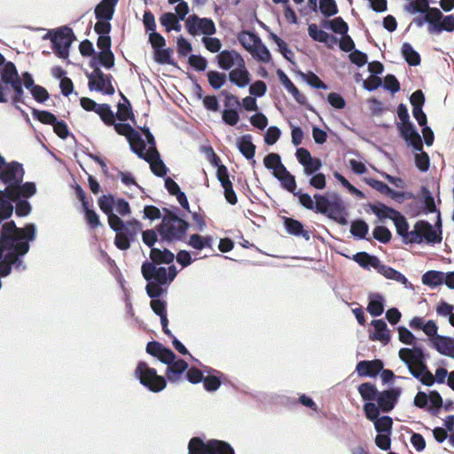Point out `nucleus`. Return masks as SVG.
Here are the masks:
<instances>
[{
    "label": "nucleus",
    "instance_id": "obj_62",
    "mask_svg": "<svg viewBox=\"0 0 454 454\" xmlns=\"http://www.w3.org/2000/svg\"><path fill=\"white\" fill-rule=\"evenodd\" d=\"M239 109H224L222 113V118L225 124L230 126L236 125L239 121Z\"/></svg>",
    "mask_w": 454,
    "mask_h": 454
},
{
    "label": "nucleus",
    "instance_id": "obj_50",
    "mask_svg": "<svg viewBox=\"0 0 454 454\" xmlns=\"http://www.w3.org/2000/svg\"><path fill=\"white\" fill-rule=\"evenodd\" d=\"M251 54L254 59L262 63H269L271 59L270 52L269 49L262 43V40H260V43H257Z\"/></svg>",
    "mask_w": 454,
    "mask_h": 454
},
{
    "label": "nucleus",
    "instance_id": "obj_27",
    "mask_svg": "<svg viewBox=\"0 0 454 454\" xmlns=\"http://www.w3.org/2000/svg\"><path fill=\"white\" fill-rule=\"evenodd\" d=\"M188 369V364L184 359H175L166 369V376L170 382H176L182 374Z\"/></svg>",
    "mask_w": 454,
    "mask_h": 454
},
{
    "label": "nucleus",
    "instance_id": "obj_45",
    "mask_svg": "<svg viewBox=\"0 0 454 454\" xmlns=\"http://www.w3.org/2000/svg\"><path fill=\"white\" fill-rule=\"evenodd\" d=\"M115 199L113 195H103L98 199L99 208L107 215L108 223L110 224V216L117 215L114 213Z\"/></svg>",
    "mask_w": 454,
    "mask_h": 454
},
{
    "label": "nucleus",
    "instance_id": "obj_58",
    "mask_svg": "<svg viewBox=\"0 0 454 454\" xmlns=\"http://www.w3.org/2000/svg\"><path fill=\"white\" fill-rule=\"evenodd\" d=\"M380 411L379 404H376L373 402H366L364 404V414L366 418L372 422L380 417Z\"/></svg>",
    "mask_w": 454,
    "mask_h": 454
},
{
    "label": "nucleus",
    "instance_id": "obj_3",
    "mask_svg": "<svg viewBox=\"0 0 454 454\" xmlns=\"http://www.w3.org/2000/svg\"><path fill=\"white\" fill-rule=\"evenodd\" d=\"M437 217L438 229H434L427 221L419 220L414 224L412 230L410 231L407 219L398 211L393 215L392 221L394 222L397 234L402 237L404 244H421L425 241L427 244L434 246L442 241V223L439 211Z\"/></svg>",
    "mask_w": 454,
    "mask_h": 454
},
{
    "label": "nucleus",
    "instance_id": "obj_8",
    "mask_svg": "<svg viewBox=\"0 0 454 454\" xmlns=\"http://www.w3.org/2000/svg\"><path fill=\"white\" fill-rule=\"evenodd\" d=\"M109 226L116 232L114 244L121 250H128L130 243L137 239L138 233L142 231L143 228L142 223L138 220L132 219L124 222L118 215L110 216Z\"/></svg>",
    "mask_w": 454,
    "mask_h": 454
},
{
    "label": "nucleus",
    "instance_id": "obj_44",
    "mask_svg": "<svg viewBox=\"0 0 454 454\" xmlns=\"http://www.w3.org/2000/svg\"><path fill=\"white\" fill-rule=\"evenodd\" d=\"M370 208L373 214H375L380 220L385 218H389L392 220L393 215H395L397 212V210L389 207L383 203L371 204Z\"/></svg>",
    "mask_w": 454,
    "mask_h": 454
},
{
    "label": "nucleus",
    "instance_id": "obj_29",
    "mask_svg": "<svg viewBox=\"0 0 454 454\" xmlns=\"http://www.w3.org/2000/svg\"><path fill=\"white\" fill-rule=\"evenodd\" d=\"M308 34L313 41L324 43L328 45L336 43L338 42L337 37L328 34L327 32L322 29H319L317 25L315 23L309 25Z\"/></svg>",
    "mask_w": 454,
    "mask_h": 454
},
{
    "label": "nucleus",
    "instance_id": "obj_6",
    "mask_svg": "<svg viewBox=\"0 0 454 454\" xmlns=\"http://www.w3.org/2000/svg\"><path fill=\"white\" fill-rule=\"evenodd\" d=\"M0 103L8 102L7 93L10 91L11 87L13 90L12 104L14 107L19 108V104H25L22 81L14 63L8 61L0 69Z\"/></svg>",
    "mask_w": 454,
    "mask_h": 454
},
{
    "label": "nucleus",
    "instance_id": "obj_12",
    "mask_svg": "<svg viewBox=\"0 0 454 454\" xmlns=\"http://www.w3.org/2000/svg\"><path fill=\"white\" fill-rule=\"evenodd\" d=\"M23 177L24 169L22 165L17 161H12L8 164L0 154V180L6 184L5 189H13L22 183Z\"/></svg>",
    "mask_w": 454,
    "mask_h": 454
},
{
    "label": "nucleus",
    "instance_id": "obj_32",
    "mask_svg": "<svg viewBox=\"0 0 454 454\" xmlns=\"http://www.w3.org/2000/svg\"><path fill=\"white\" fill-rule=\"evenodd\" d=\"M237 146L239 151L247 160H253V163H255L254 160L255 154V145L252 142V136L247 134L244 135L237 140Z\"/></svg>",
    "mask_w": 454,
    "mask_h": 454
},
{
    "label": "nucleus",
    "instance_id": "obj_59",
    "mask_svg": "<svg viewBox=\"0 0 454 454\" xmlns=\"http://www.w3.org/2000/svg\"><path fill=\"white\" fill-rule=\"evenodd\" d=\"M415 165L421 172H426L428 170L430 166V159L428 154L423 152V149L421 152H418L415 154Z\"/></svg>",
    "mask_w": 454,
    "mask_h": 454
},
{
    "label": "nucleus",
    "instance_id": "obj_9",
    "mask_svg": "<svg viewBox=\"0 0 454 454\" xmlns=\"http://www.w3.org/2000/svg\"><path fill=\"white\" fill-rule=\"evenodd\" d=\"M50 38L52 43V50L54 53L60 59H67L69 56V49L75 40L73 30L67 27H61L56 30L49 31L43 39Z\"/></svg>",
    "mask_w": 454,
    "mask_h": 454
},
{
    "label": "nucleus",
    "instance_id": "obj_20",
    "mask_svg": "<svg viewBox=\"0 0 454 454\" xmlns=\"http://www.w3.org/2000/svg\"><path fill=\"white\" fill-rule=\"evenodd\" d=\"M217 64L223 70H231L240 66L245 60L243 57L234 50H223L216 56Z\"/></svg>",
    "mask_w": 454,
    "mask_h": 454
},
{
    "label": "nucleus",
    "instance_id": "obj_51",
    "mask_svg": "<svg viewBox=\"0 0 454 454\" xmlns=\"http://www.w3.org/2000/svg\"><path fill=\"white\" fill-rule=\"evenodd\" d=\"M100 119L106 124L111 126L114 124L115 115L108 104H100L96 112Z\"/></svg>",
    "mask_w": 454,
    "mask_h": 454
},
{
    "label": "nucleus",
    "instance_id": "obj_61",
    "mask_svg": "<svg viewBox=\"0 0 454 454\" xmlns=\"http://www.w3.org/2000/svg\"><path fill=\"white\" fill-rule=\"evenodd\" d=\"M221 95L224 97V106L225 109H240L241 104L237 96L232 95L227 90H222Z\"/></svg>",
    "mask_w": 454,
    "mask_h": 454
},
{
    "label": "nucleus",
    "instance_id": "obj_55",
    "mask_svg": "<svg viewBox=\"0 0 454 454\" xmlns=\"http://www.w3.org/2000/svg\"><path fill=\"white\" fill-rule=\"evenodd\" d=\"M141 232H142V241L144 242L145 245L149 247L151 249L153 247H155L154 245L156 243H158L160 246L163 244V243H160V240H158L159 233L157 232L156 229L155 230L148 229V230H145Z\"/></svg>",
    "mask_w": 454,
    "mask_h": 454
},
{
    "label": "nucleus",
    "instance_id": "obj_41",
    "mask_svg": "<svg viewBox=\"0 0 454 454\" xmlns=\"http://www.w3.org/2000/svg\"><path fill=\"white\" fill-rule=\"evenodd\" d=\"M433 347L442 355H449L452 348V343L450 339L446 336L436 335L431 339Z\"/></svg>",
    "mask_w": 454,
    "mask_h": 454
},
{
    "label": "nucleus",
    "instance_id": "obj_26",
    "mask_svg": "<svg viewBox=\"0 0 454 454\" xmlns=\"http://www.w3.org/2000/svg\"><path fill=\"white\" fill-rule=\"evenodd\" d=\"M374 333L370 334V338L373 340H379L384 345L390 341L391 336L386 322L382 319H374L372 321Z\"/></svg>",
    "mask_w": 454,
    "mask_h": 454
},
{
    "label": "nucleus",
    "instance_id": "obj_42",
    "mask_svg": "<svg viewBox=\"0 0 454 454\" xmlns=\"http://www.w3.org/2000/svg\"><path fill=\"white\" fill-rule=\"evenodd\" d=\"M6 189L0 190V223L9 218L13 212V206L6 197Z\"/></svg>",
    "mask_w": 454,
    "mask_h": 454
},
{
    "label": "nucleus",
    "instance_id": "obj_11",
    "mask_svg": "<svg viewBox=\"0 0 454 454\" xmlns=\"http://www.w3.org/2000/svg\"><path fill=\"white\" fill-rule=\"evenodd\" d=\"M139 382L152 392H160L166 387L167 381L164 377L157 374L153 368H150L145 362H139L135 371Z\"/></svg>",
    "mask_w": 454,
    "mask_h": 454
},
{
    "label": "nucleus",
    "instance_id": "obj_28",
    "mask_svg": "<svg viewBox=\"0 0 454 454\" xmlns=\"http://www.w3.org/2000/svg\"><path fill=\"white\" fill-rule=\"evenodd\" d=\"M283 221L288 234L297 237L301 236L307 241L310 239V233L304 230L301 222L290 217H284Z\"/></svg>",
    "mask_w": 454,
    "mask_h": 454
},
{
    "label": "nucleus",
    "instance_id": "obj_17",
    "mask_svg": "<svg viewBox=\"0 0 454 454\" xmlns=\"http://www.w3.org/2000/svg\"><path fill=\"white\" fill-rule=\"evenodd\" d=\"M295 155L298 162L303 166V173L307 176L315 175L322 168V160L319 158H313L306 148H298Z\"/></svg>",
    "mask_w": 454,
    "mask_h": 454
},
{
    "label": "nucleus",
    "instance_id": "obj_43",
    "mask_svg": "<svg viewBox=\"0 0 454 454\" xmlns=\"http://www.w3.org/2000/svg\"><path fill=\"white\" fill-rule=\"evenodd\" d=\"M443 280L442 271L428 270L422 276V283L431 287L443 284Z\"/></svg>",
    "mask_w": 454,
    "mask_h": 454
},
{
    "label": "nucleus",
    "instance_id": "obj_57",
    "mask_svg": "<svg viewBox=\"0 0 454 454\" xmlns=\"http://www.w3.org/2000/svg\"><path fill=\"white\" fill-rule=\"evenodd\" d=\"M421 193H422V197H423L425 209L429 213L436 212V206L434 203V199L431 192L426 186H422Z\"/></svg>",
    "mask_w": 454,
    "mask_h": 454
},
{
    "label": "nucleus",
    "instance_id": "obj_13",
    "mask_svg": "<svg viewBox=\"0 0 454 454\" xmlns=\"http://www.w3.org/2000/svg\"><path fill=\"white\" fill-rule=\"evenodd\" d=\"M114 130L121 136H125L132 153L137 154L139 158H144L145 150V142L138 131L131 127L129 123H116L113 124Z\"/></svg>",
    "mask_w": 454,
    "mask_h": 454
},
{
    "label": "nucleus",
    "instance_id": "obj_35",
    "mask_svg": "<svg viewBox=\"0 0 454 454\" xmlns=\"http://www.w3.org/2000/svg\"><path fill=\"white\" fill-rule=\"evenodd\" d=\"M402 56L405 61L411 67H417L420 64V55L410 43H403L401 49Z\"/></svg>",
    "mask_w": 454,
    "mask_h": 454
},
{
    "label": "nucleus",
    "instance_id": "obj_64",
    "mask_svg": "<svg viewBox=\"0 0 454 454\" xmlns=\"http://www.w3.org/2000/svg\"><path fill=\"white\" fill-rule=\"evenodd\" d=\"M188 63L190 64V66H192L193 68L200 72L206 70L207 67V60L200 55H190L188 59Z\"/></svg>",
    "mask_w": 454,
    "mask_h": 454
},
{
    "label": "nucleus",
    "instance_id": "obj_46",
    "mask_svg": "<svg viewBox=\"0 0 454 454\" xmlns=\"http://www.w3.org/2000/svg\"><path fill=\"white\" fill-rule=\"evenodd\" d=\"M368 231H369V226L365 221H364L362 219H357L351 223L350 233L354 237H356L359 239H365Z\"/></svg>",
    "mask_w": 454,
    "mask_h": 454
},
{
    "label": "nucleus",
    "instance_id": "obj_5",
    "mask_svg": "<svg viewBox=\"0 0 454 454\" xmlns=\"http://www.w3.org/2000/svg\"><path fill=\"white\" fill-rule=\"evenodd\" d=\"M143 278L147 281L145 291L150 298H159L166 291L165 286H169L177 275L174 264L168 268L154 265L153 262H143L141 266Z\"/></svg>",
    "mask_w": 454,
    "mask_h": 454
},
{
    "label": "nucleus",
    "instance_id": "obj_60",
    "mask_svg": "<svg viewBox=\"0 0 454 454\" xmlns=\"http://www.w3.org/2000/svg\"><path fill=\"white\" fill-rule=\"evenodd\" d=\"M372 236L376 240L384 244L389 242L392 237L390 231L385 226L375 227L372 231Z\"/></svg>",
    "mask_w": 454,
    "mask_h": 454
},
{
    "label": "nucleus",
    "instance_id": "obj_10",
    "mask_svg": "<svg viewBox=\"0 0 454 454\" xmlns=\"http://www.w3.org/2000/svg\"><path fill=\"white\" fill-rule=\"evenodd\" d=\"M188 454H234V450L223 441L204 442L200 437H192L188 443Z\"/></svg>",
    "mask_w": 454,
    "mask_h": 454
},
{
    "label": "nucleus",
    "instance_id": "obj_25",
    "mask_svg": "<svg viewBox=\"0 0 454 454\" xmlns=\"http://www.w3.org/2000/svg\"><path fill=\"white\" fill-rule=\"evenodd\" d=\"M89 66L93 71H96V68H100V66L111 69L114 66V55L112 51L96 52L94 57L90 59Z\"/></svg>",
    "mask_w": 454,
    "mask_h": 454
},
{
    "label": "nucleus",
    "instance_id": "obj_33",
    "mask_svg": "<svg viewBox=\"0 0 454 454\" xmlns=\"http://www.w3.org/2000/svg\"><path fill=\"white\" fill-rule=\"evenodd\" d=\"M367 311L372 317H379L384 312V297L379 293H371L368 295Z\"/></svg>",
    "mask_w": 454,
    "mask_h": 454
},
{
    "label": "nucleus",
    "instance_id": "obj_19",
    "mask_svg": "<svg viewBox=\"0 0 454 454\" xmlns=\"http://www.w3.org/2000/svg\"><path fill=\"white\" fill-rule=\"evenodd\" d=\"M141 159L150 164V168L156 176L164 177L167 175L168 168L161 160L156 147L149 148L147 153L145 152L144 158Z\"/></svg>",
    "mask_w": 454,
    "mask_h": 454
},
{
    "label": "nucleus",
    "instance_id": "obj_34",
    "mask_svg": "<svg viewBox=\"0 0 454 454\" xmlns=\"http://www.w3.org/2000/svg\"><path fill=\"white\" fill-rule=\"evenodd\" d=\"M277 174L278 175H275L274 177L280 182L282 187L294 194L297 191L295 176L292 175L286 168H284V169Z\"/></svg>",
    "mask_w": 454,
    "mask_h": 454
},
{
    "label": "nucleus",
    "instance_id": "obj_36",
    "mask_svg": "<svg viewBox=\"0 0 454 454\" xmlns=\"http://www.w3.org/2000/svg\"><path fill=\"white\" fill-rule=\"evenodd\" d=\"M264 167L268 169H271L273 176L278 175L286 166L282 163V160L279 154L276 153H270L267 154L263 159Z\"/></svg>",
    "mask_w": 454,
    "mask_h": 454
},
{
    "label": "nucleus",
    "instance_id": "obj_48",
    "mask_svg": "<svg viewBox=\"0 0 454 454\" xmlns=\"http://www.w3.org/2000/svg\"><path fill=\"white\" fill-rule=\"evenodd\" d=\"M317 10L325 18L332 17L339 12L335 0H319Z\"/></svg>",
    "mask_w": 454,
    "mask_h": 454
},
{
    "label": "nucleus",
    "instance_id": "obj_49",
    "mask_svg": "<svg viewBox=\"0 0 454 454\" xmlns=\"http://www.w3.org/2000/svg\"><path fill=\"white\" fill-rule=\"evenodd\" d=\"M210 86L215 90H219L226 82V74L218 71H208L207 74Z\"/></svg>",
    "mask_w": 454,
    "mask_h": 454
},
{
    "label": "nucleus",
    "instance_id": "obj_7",
    "mask_svg": "<svg viewBox=\"0 0 454 454\" xmlns=\"http://www.w3.org/2000/svg\"><path fill=\"white\" fill-rule=\"evenodd\" d=\"M164 215L161 222L156 226L157 232L160 237V243H172L183 241L186 237V232L190 223L181 219L176 213L167 208H163Z\"/></svg>",
    "mask_w": 454,
    "mask_h": 454
},
{
    "label": "nucleus",
    "instance_id": "obj_56",
    "mask_svg": "<svg viewBox=\"0 0 454 454\" xmlns=\"http://www.w3.org/2000/svg\"><path fill=\"white\" fill-rule=\"evenodd\" d=\"M373 259H379L375 255H371L366 252H359L354 255V261L364 269L372 268Z\"/></svg>",
    "mask_w": 454,
    "mask_h": 454
},
{
    "label": "nucleus",
    "instance_id": "obj_22",
    "mask_svg": "<svg viewBox=\"0 0 454 454\" xmlns=\"http://www.w3.org/2000/svg\"><path fill=\"white\" fill-rule=\"evenodd\" d=\"M149 257L150 261L146 260L144 262H153L157 266L171 264L175 260V254L162 245L160 247H153L150 250Z\"/></svg>",
    "mask_w": 454,
    "mask_h": 454
},
{
    "label": "nucleus",
    "instance_id": "obj_18",
    "mask_svg": "<svg viewBox=\"0 0 454 454\" xmlns=\"http://www.w3.org/2000/svg\"><path fill=\"white\" fill-rule=\"evenodd\" d=\"M401 393L400 387H392L387 390L380 391L376 401L380 410L385 413L391 411L397 403Z\"/></svg>",
    "mask_w": 454,
    "mask_h": 454
},
{
    "label": "nucleus",
    "instance_id": "obj_21",
    "mask_svg": "<svg viewBox=\"0 0 454 454\" xmlns=\"http://www.w3.org/2000/svg\"><path fill=\"white\" fill-rule=\"evenodd\" d=\"M384 364L379 359L363 360L357 363L356 371L361 377H376L383 369Z\"/></svg>",
    "mask_w": 454,
    "mask_h": 454
},
{
    "label": "nucleus",
    "instance_id": "obj_40",
    "mask_svg": "<svg viewBox=\"0 0 454 454\" xmlns=\"http://www.w3.org/2000/svg\"><path fill=\"white\" fill-rule=\"evenodd\" d=\"M358 392L361 395L363 400L366 403L376 400L380 391L372 383L364 382L359 385Z\"/></svg>",
    "mask_w": 454,
    "mask_h": 454
},
{
    "label": "nucleus",
    "instance_id": "obj_2",
    "mask_svg": "<svg viewBox=\"0 0 454 454\" xmlns=\"http://www.w3.org/2000/svg\"><path fill=\"white\" fill-rule=\"evenodd\" d=\"M400 360L406 365L410 374L419 380L423 385L431 387L437 383H444L449 377L445 368L439 367L435 371V377L429 371L427 364V356L421 346L402 348L398 351Z\"/></svg>",
    "mask_w": 454,
    "mask_h": 454
},
{
    "label": "nucleus",
    "instance_id": "obj_52",
    "mask_svg": "<svg viewBox=\"0 0 454 454\" xmlns=\"http://www.w3.org/2000/svg\"><path fill=\"white\" fill-rule=\"evenodd\" d=\"M172 50L169 48H160L154 51V59L160 65H175L171 59Z\"/></svg>",
    "mask_w": 454,
    "mask_h": 454
},
{
    "label": "nucleus",
    "instance_id": "obj_63",
    "mask_svg": "<svg viewBox=\"0 0 454 454\" xmlns=\"http://www.w3.org/2000/svg\"><path fill=\"white\" fill-rule=\"evenodd\" d=\"M202 43L206 49L210 52H220L222 43L218 38L207 35L202 37Z\"/></svg>",
    "mask_w": 454,
    "mask_h": 454
},
{
    "label": "nucleus",
    "instance_id": "obj_54",
    "mask_svg": "<svg viewBox=\"0 0 454 454\" xmlns=\"http://www.w3.org/2000/svg\"><path fill=\"white\" fill-rule=\"evenodd\" d=\"M33 117L44 124L53 125L57 121V117L51 112L44 110L32 109Z\"/></svg>",
    "mask_w": 454,
    "mask_h": 454
},
{
    "label": "nucleus",
    "instance_id": "obj_14",
    "mask_svg": "<svg viewBox=\"0 0 454 454\" xmlns=\"http://www.w3.org/2000/svg\"><path fill=\"white\" fill-rule=\"evenodd\" d=\"M89 80L88 86L90 90L102 92L106 95H114L115 92L114 87L112 83L114 80L111 74H106L100 68H96V71L87 73Z\"/></svg>",
    "mask_w": 454,
    "mask_h": 454
},
{
    "label": "nucleus",
    "instance_id": "obj_16",
    "mask_svg": "<svg viewBox=\"0 0 454 454\" xmlns=\"http://www.w3.org/2000/svg\"><path fill=\"white\" fill-rule=\"evenodd\" d=\"M397 129L401 137L409 146H411L416 152H421L423 149L422 139L416 127L411 121L406 123H397Z\"/></svg>",
    "mask_w": 454,
    "mask_h": 454
},
{
    "label": "nucleus",
    "instance_id": "obj_15",
    "mask_svg": "<svg viewBox=\"0 0 454 454\" xmlns=\"http://www.w3.org/2000/svg\"><path fill=\"white\" fill-rule=\"evenodd\" d=\"M185 27L187 32L193 36L199 33L212 35L216 31L215 25L211 19L200 18L196 14H192L185 20Z\"/></svg>",
    "mask_w": 454,
    "mask_h": 454
},
{
    "label": "nucleus",
    "instance_id": "obj_1",
    "mask_svg": "<svg viewBox=\"0 0 454 454\" xmlns=\"http://www.w3.org/2000/svg\"><path fill=\"white\" fill-rule=\"evenodd\" d=\"M4 229L6 233L0 237V256L7 251L12 266L16 270L22 271L26 265L20 256L29 251V241L35 239L36 226L34 223H27L24 228H18L14 222H10L4 225Z\"/></svg>",
    "mask_w": 454,
    "mask_h": 454
},
{
    "label": "nucleus",
    "instance_id": "obj_38",
    "mask_svg": "<svg viewBox=\"0 0 454 454\" xmlns=\"http://www.w3.org/2000/svg\"><path fill=\"white\" fill-rule=\"evenodd\" d=\"M261 38L252 32H241L239 35V41L241 45L250 53L255 48L257 43H260Z\"/></svg>",
    "mask_w": 454,
    "mask_h": 454
},
{
    "label": "nucleus",
    "instance_id": "obj_47",
    "mask_svg": "<svg viewBox=\"0 0 454 454\" xmlns=\"http://www.w3.org/2000/svg\"><path fill=\"white\" fill-rule=\"evenodd\" d=\"M377 433L391 434L393 419L387 415L379 417L373 421Z\"/></svg>",
    "mask_w": 454,
    "mask_h": 454
},
{
    "label": "nucleus",
    "instance_id": "obj_53",
    "mask_svg": "<svg viewBox=\"0 0 454 454\" xmlns=\"http://www.w3.org/2000/svg\"><path fill=\"white\" fill-rule=\"evenodd\" d=\"M12 202L16 204L15 212L17 215L27 216L30 214L32 207L27 199H11V203L12 204Z\"/></svg>",
    "mask_w": 454,
    "mask_h": 454
},
{
    "label": "nucleus",
    "instance_id": "obj_4",
    "mask_svg": "<svg viewBox=\"0 0 454 454\" xmlns=\"http://www.w3.org/2000/svg\"><path fill=\"white\" fill-rule=\"evenodd\" d=\"M294 196L299 198L300 204L306 209L325 215L341 225L348 224L346 205L338 193H329L328 195L317 193L314 195L316 203L313 202L309 193H303L301 191H296Z\"/></svg>",
    "mask_w": 454,
    "mask_h": 454
},
{
    "label": "nucleus",
    "instance_id": "obj_31",
    "mask_svg": "<svg viewBox=\"0 0 454 454\" xmlns=\"http://www.w3.org/2000/svg\"><path fill=\"white\" fill-rule=\"evenodd\" d=\"M427 30L430 34H439L442 31L452 32L454 31V15H447L434 21V24L428 26Z\"/></svg>",
    "mask_w": 454,
    "mask_h": 454
},
{
    "label": "nucleus",
    "instance_id": "obj_23",
    "mask_svg": "<svg viewBox=\"0 0 454 454\" xmlns=\"http://www.w3.org/2000/svg\"><path fill=\"white\" fill-rule=\"evenodd\" d=\"M229 81L238 86L239 88L247 87L250 82V74L246 67V62L237 66L236 68L231 69L228 74Z\"/></svg>",
    "mask_w": 454,
    "mask_h": 454
},
{
    "label": "nucleus",
    "instance_id": "obj_24",
    "mask_svg": "<svg viewBox=\"0 0 454 454\" xmlns=\"http://www.w3.org/2000/svg\"><path fill=\"white\" fill-rule=\"evenodd\" d=\"M6 192L9 201H11V199L17 198L28 199L36 193V186L33 182H26L18 184L13 189H6Z\"/></svg>",
    "mask_w": 454,
    "mask_h": 454
},
{
    "label": "nucleus",
    "instance_id": "obj_30",
    "mask_svg": "<svg viewBox=\"0 0 454 454\" xmlns=\"http://www.w3.org/2000/svg\"><path fill=\"white\" fill-rule=\"evenodd\" d=\"M118 1L119 0H102L95 8L96 18L98 20H111Z\"/></svg>",
    "mask_w": 454,
    "mask_h": 454
},
{
    "label": "nucleus",
    "instance_id": "obj_37",
    "mask_svg": "<svg viewBox=\"0 0 454 454\" xmlns=\"http://www.w3.org/2000/svg\"><path fill=\"white\" fill-rule=\"evenodd\" d=\"M160 23L168 32H170L171 30L179 32L182 27L179 20H176V16L173 12L162 13L160 17Z\"/></svg>",
    "mask_w": 454,
    "mask_h": 454
},
{
    "label": "nucleus",
    "instance_id": "obj_39",
    "mask_svg": "<svg viewBox=\"0 0 454 454\" xmlns=\"http://www.w3.org/2000/svg\"><path fill=\"white\" fill-rule=\"evenodd\" d=\"M120 94L124 102L118 104L116 117L121 121H126L128 119L134 121L135 118L129 99L121 92Z\"/></svg>",
    "mask_w": 454,
    "mask_h": 454
}]
</instances>
